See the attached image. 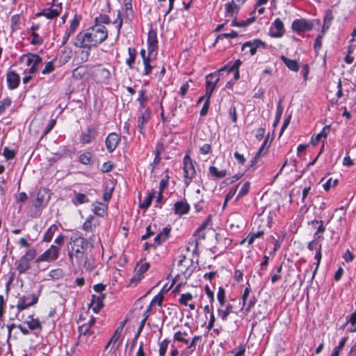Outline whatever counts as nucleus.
I'll return each mask as SVG.
<instances>
[{
    "mask_svg": "<svg viewBox=\"0 0 356 356\" xmlns=\"http://www.w3.org/2000/svg\"><path fill=\"white\" fill-rule=\"evenodd\" d=\"M24 323L26 324L30 330L35 332V333L40 332L42 330V325L38 318H34L33 315H29L24 321Z\"/></svg>",
    "mask_w": 356,
    "mask_h": 356,
    "instance_id": "nucleus-21",
    "label": "nucleus"
},
{
    "mask_svg": "<svg viewBox=\"0 0 356 356\" xmlns=\"http://www.w3.org/2000/svg\"><path fill=\"white\" fill-rule=\"evenodd\" d=\"M49 199V195L45 191H40L37 195V202L35 203V207H39L42 204L47 203Z\"/></svg>",
    "mask_w": 356,
    "mask_h": 356,
    "instance_id": "nucleus-36",
    "label": "nucleus"
},
{
    "mask_svg": "<svg viewBox=\"0 0 356 356\" xmlns=\"http://www.w3.org/2000/svg\"><path fill=\"white\" fill-rule=\"evenodd\" d=\"M315 222L316 223H319L320 225L318 227L317 230L314 234V237L319 238L320 241H322L323 239V237L321 234H322L325 231V227L323 225V222L322 220H321V221L315 220Z\"/></svg>",
    "mask_w": 356,
    "mask_h": 356,
    "instance_id": "nucleus-54",
    "label": "nucleus"
},
{
    "mask_svg": "<svg viewBox=\"0 0 356 356\" xmlns=\"http://www.w3.org/2000/svg\"><path fill=\"white\" fill-rule=\"evenodd\" d=\"M94 75L98 82L105 83L109 79L111 74L108 70L104 67H98L95 70Z\"/></svg>",
    "mask_w": 356,
    "mask_h": 356,
    "instance_id": "nucleus-27",
    "label": "nucleus"
},
{
    "mask_svg": "<svg viewBox=\"0 0 356 356\" xmlns=\"http://www.w3.org/2000/svg\"><path fill=\"white\" fill-rule=\"evenodd\" d=\"M152 113L149 108H146L138 117L137 127L141 134H143L145 127L150 119Z\"/></svg>",
    "mask_w": 356,
    "mask_h": 356,
    "instance_id": "nucleus-20",
    "label": "nucleus"
},
{
    "mask_svg": "<svg viewBox=\"0 0 356 356\" xmlns=\"http://www.w3.org/2000/svg\"><path fill=\"white\" fill-rule=\"evenodd\" d=\"M54 64L53 61L46 63L44 67L42 70V74H49L54 70Z\"/></svg>",
    "mask_w": 356,
    "mask_h": 356,
    "instance_id": "nucleus-56",
    "label": "nucleus"
},
{
    "mask_svg": "<svg viewBox=\"0 0 356 356\" xmlns=\"http://www.w3.org/2000/svg\"><path fill=\"white\" fill-rule=\"evenodd\" d=\"M154 197V193L152 192L145 197L144 200L140 203V206L142 209H147L151 204L153 198Z\"/></svg>",
    "mask_w": 356,
    "mask_h": 356,
    "instance_id": "nucleus-48",
    "label": "nucleus"
},
{
    "mask_svg": "<svg viewBox=\"0 0 356 356\" xmlns=\"http://www.w3.org/2000/svg\"><path fill=\"white\" fill-rule=\"evenodd\" d=\"M257 299L254 296H252L248 301H247L246 306L243 309L245 310L246 312H249L252 308H253L256 304Z\"/></svg>",
    "mask_w": 356,
    "mask_h": 356,
    "instance_id": "nucleus-61",
    "label": "nucleus"
},
{
    "mask_svg": "<svg viewBox=\"0 0 356 356\" xmlns=\"http://www.w3.org/2000/svg\"><path fill=\"white\" fill-rule=\"evenodd\" d=\"M32 39L31 43L33 45H38L42 44V40L41 37L36 33L33 32L31 34Z\"/></svg>",
    "mask_w": 356,
    "mask_h": 356,
    "instance_id": "nucleus-63",
    "label": "nucleus"
},
{
    "mask_svg": "<svg viewBox=\"0 0 356 356\" xmlns=\"http://www.w3.org/2000/svg\"><path fill=\"white\" fill-rule=\"evenodd\" d=\"M147 54L152 58H156L158 54V40L156 33L149 31L147 37Z\"/></svg>",
    "mask_w": 356,
    "mask_h": 356,
    "instance_id": "nucleus-12",
    "label": "nucleus"
},
{
    "mask_svg": "<svg viewBox=\"0 0 356 356\" xmlns=\"http://www.w3.org/2000/svg\"><path fill=\"white\" fill-rule=\"evenodd\" d=\"M96 322V318L91 316L90 320L79 327V338L77 345L86 348L92 343L95 335L92 327Z\"/></svg>",
    "mask_w": 356,
    "mask_h": 356,
    "instance_id": "nucleus-3",
    "label": "nucleus"
},
{
    "mask_svg": "<svg viewBox=\"0 0 356 356\" xmlns=\"http://www.w3.org/2000/svg\"><path fill=\"white\" fill-rule=\"evenodd\" d=\"M97 136V129L94 127H88L86 131L83 132L80 136V143L86 145L92 141Z\"/></svg>",
    "mask_w": 356,
    "mask_h": 356,
    "instance_id": "nucleus-19",
    "label": "nucleus"
},
{
    "mask_svg": "<svg viewBox=\"0 0 356 356\" xmlns=\"http://www.w3.org/2000/svg\"><path fill=\"white\" fill-rule=\"evenodd\" d=\"M37 250L32 248L29 249L25 254L17 260L15 263L16 269L19 274H23L29 270L31 267V261L36 259Z\"/></svg>",
    "mask_w": 356,
    "mask_h": 356,
    "instance_id": "nucleus-6",
    "label": "nucleus"
},
{
    "mask_svg": "<svg viewBox=\"0 0 356 356\" xmlns=\"http://www.w3.org/2000/svg\"><path fill=\"white\" fill-rule=\"evenodd\" d=\"M204 291L207 296L208 297L209 302L211 304L214 302L215 298H214V293L212 291V290L210 289V287L208 285H206L204 286Z\"/></svg>",
    "mask_w": 356,
    "mask_h": 356,
    "instance_id": "nucleus-64",
    "label": "nucleus"
},
{
    "mask_svg": "<svg viewBox=\"0 0 356 356\" xmlns=\"http://www.w3.org/2000/svg\"><path fill=\"white\" fill-rule=\"evenodd\" d=\"M60 247L52 244L42 254L35 259V263L52 262L56 261L59 257Z\"/></svg>",
    "mask_w": 356,
    "mask_h": 356,
    "instance_id": "nucleus-8",
    "label": "nucleus"
},
{
    "mask_svg": "<svg viewBox=\"0 0 356 356\" xmlns=\"http://www.w3.org/2000/svg\"><path fill=\"white\" fill-rule=\"evenodd\" d=\"M337 184V179H332V178H330L325 184H323V187L326 191H328L331 188L336 186Z\"/></svg>",
    "mask_w": 356,
    "mask_h": 356,
    "instance_id": "nucleus-55",
    "label": "nucleus"
},
{
    "mask_svg": "<svg viewBox=\"0 0 356 356\" xmlns=\"http://www.w3.org/2000/svg\"><path fill=\"white\" fill-rule=\"evenodd\" d=\"M164 296L163 291H161L159 293H157L151 300V305L157 304L158 305L161 306L162 304V302L163 300Z\"/></svg>",
    "mask_w": 356,
    "mask_h": 356,
    "instance_id": "nucleus-57",
    "label": "nucleus"
},
{
    "mask_svg": "<svg viewBox=\"0 0 356 356\" xmlns=\"http://www.w3.org/2000/svg\"><path fill=\"white\" fill-rule=\"evenodd\" d=\"M169 340L167 339H163L161 341L159 344V356H164L166 353L168 345H169Z\"/></svg>",
    "mask_w": 356,
    "mask_h": 356,
    "instance_id": "nucleus-51",
    "label": "nucleus"
},
{
    "mask_svg": "<svg viewBox=\"0 0 356 356\" xmlns=\"http://www.w3.org/2000/svg\"><path fill=\"white\" fill-rule=\"evenodd\" d=\"M71 250L68 253L72 264L81 266L86 262V250L87 243L86 240L78 234L73 235L70 238Z\"/></svg>",
    "mask_w": 356,
    "mask_h": 356,
    "instance_id": "nucleus-2",
    "label": "nucleus"
},
{
    "mask_svg": "<svg viewBox=\"0 0 356 356\" xmlns=\"http://www.w3.org/2000/svg\"><path fill=\"white\" fill-rule=\"evenodd\" d=\"M122 329H123V325H122L116 329V330L115 331L112 337L111 338L109 341L107 343L105 348H108V347L111 345H112L113 348H116L118 346V345L120 344V335H121Z\"/></svg>",
    "mask_w": 356,
    "mask_h": 356,
    "instance_id": "nucleus-28",
    "label": "nucleus"
},
{
    "mask_svg": "<svg viewBox=\"0 0 356 356\" xmlns=\"http://www.w3.org/2000/svg\"><path fill=\"white\" fill-rule=\"evenodd\" d=\"M245 352V348L244 346H239L238 348L232 350L231 354L232 356H242Z\"/></svg>",
    "mask_w": 356,
    "mask_h": 356,
    "instance_id": "nucleus-62",
    "label": "nucleus"
},
{
    "mask_svg": "<svg viewBox=\"0 0 356 356\" xmlns=\"http://www.w3.org/2000/svg\"><path fill=\"white\" fill-rule=\"evenodd\" d=\"M6 81L8 83V88L10 90H14L17 88L20 83V76L15 71H10L6 74Z\"/></svg>",
    "mask_w": 356,
    "mask_h": 356,
    "instance_id": "nucleus-24",
    "label": "nucleus"
},
{
    "mask_svg": "<svg viewBox=\"0 0 356 356\" xmlns=\"http://www.w3.org/2000/svg\"><path fill=\"white\" fill-rule=\"evenodd\" d=\"M21 17L19 15H14L10 19V29L11 32L13 33L19 29Z\"/></svg>",
    "mask_w": 356,
    "mask_h": 356,
    "instance_id": "nucleus-40",
    "label": "nucleus"
},
{
    "mask_svg": "<svg viewBox=\"0 0 356 356\" xmlns=\"http://www.w3.org/2000/svg\"><path fill=\"white\" fill-rule=\"evenodd\" d=\"M169 179L170 177L168 175V170H166L160 181L159 191H164V190L168 188L169 184Z\"/></svg>",
    "mask_w": 356,
    "mask_h": 356,
    "instance_id": "nucleus-41",
    "label": "nucleus"
},
{
    "mask_svg": "<svg viewBox=\"0 0 356 356\" xmlns=\"http://www.w3.org/2000/svg\"><path fill=\"white\" fill-rule=\"evenodd\" d=\"M250 189V183L248 181L244 183L240 188L238 193L236 195L235 202L238 201L243 196L245 195Z\"/></svg>",
    "mask_w": 356,
    "mask_h": 356,
    "instance_id": "nucleus-49",
    "label": "nucleus"
},
{
    "mask_svg": "<svg viewBox=\"0 0 356 356\" xmlns=\"http://www.w3.org/2000/svg\"><path fill=\"white\" fill-rule=\"evenodd\" d=\"M319 240H320L319 238H315L313 241H310L307 245V248L309 250H315L316 251V253L314 255V259L316 260V262L315 264L316 268L312 273L311 280H312L314 278V277L316 274V272L318 269L319 265L321 264L322 254H321V243L319 241Z\"/></svg>",
    "mask_w": 356,
    "mask_h": 356,
    "instance_id": "nucleus-10",
    "label": "nucleus"
},
{
    "mask_svg": "<svg viewBox=\"0 0 356 356\" xmlns=\"http://www.w3.org/2000/svg\"><path fill=\"white\" fill-rule=\"evenodd\" d=\"M92 159V153L90 152H85L81 154L79 156V161L83 165L90 164Z\"/></svg>",
    "mask_w": 356,
    "mask_h": 356,
    "instance_id": "nucleus-45",
    "label": "nucleus"
},
{
    "mask_svg": "<svg viewBox=\"0 0 356 356\" xmlns=\"http://www.w3.org/2000/svg\"><path fill=\"white\" fill-rule=\"evenodd\" d=\"M118 19L115 22H113V25H115V29H116V38H118L120 35V29L122 24V19L120 17V13L118 12Z\"/></svg>",
    "mask_w": 356,
    "mask_h": 356,
    "instance_id": "nucleus-58",
    "label": "nucleus"
},
{
    "mask_svg": "<svg viewBox=\"0 0 356 356\" xmlns=\"http://www.w3.org/2000/svg\"><path fill=\"white\" fill-rule=\"evenodd\" d=\"M175 341L188 344L189 343V335L186 330H179L174 334Z\"/></svg>",
    "mask_w": 356,
    "mask_h": 356,
    "instance_id": "nucleus-31",
    "label": "nucleus"
},
{
    "mask_svg": "<svg viewBox=\"0 0 356 356\" xmlns=\"http://www.w3.org/2000/svg\"><path fill=\"white\" fill-rule=\"evenodd\" d=\"M242 62L241 60L237 59L234 61V64L232 66H224L222 67L219 72L227 71L228 72H234V70H238L239 67L241 65Z\"/></svg>",
    "mask_w": 356,
    "mask_h": 356,
    "instance_id": "nucleus-46",
    "label": "nucleus"
},
{
    "mask_svg": "<svg viewBox=\"0 0 356 356\" xmlns=\"http://www.w3.org/2000/svg\"><path fill=\"white\" fill-rule=\"evenodd\" d=\"M57 229L58 227L56 225H51L43 236V241L50 242L52 240V238Z\"/></svg>",
    "mask_w": 356,
    "mask_h": 356,
    "instance_id": "nucleus-38",
    "label": "nucleus"
},
{
    "mask_svg": "<svg viewBox=\"0 0 356 356\" xmlns=\"http://www.w3.org/2000/svg\"><path fill=\"white\" fill-rule=\"evenodd\" d=\"M104 295L99 293L97 295H92L90 302L89 304V308L93 311L94 313H98L100 309L103 307V301L104 299Z\"/></svg>",
    "mask_w": 356,
    "mask_h": 356,
    "instance_id": "nucleus-18",
    "label": "nucleus"
},
{
    "mask_svg": "<svg viewBox=\"0 0 356 356\" xmlns=\"http://www.w3.org/2000/svg\"><path fill=\"white\" fill-rule=\"evenodd\" d=\"M62 11V6L56 5V8H49L43 9L38 15L39 16H44L47 19H52L59 16Z\"/></svg>",
    "mask_w": 356,
    "mask_h": 356,
    "instance_id": "nucleus-22",
    "label": "nucleus"
},
{
    "mask_svg": "<svg viewBox=\"0 0 356 356\" xmlns=\"http://www.w3.org/2000/svg\"><path fill=\"white\" fill-rule=\"evenodd\" d=\"M120 136L116 133H110L105 140V144L108 152H113L120 141Z\"/></svg>",
    "mask_w": 356,
    "mask_h": 356,
    "instance_id": "nucleus-17",
    "label": "nucleus"
},
{
    "mask_svg": "<svg viewBox=\"0 0 356 356\" xmlns=\"http://www.w3.org/2000/svg\"><path fill=\"white\" fill-rule=\"evenodd\" d=\"M81 20V17L75 15L74 18L70 22V26L67 29L66 31L70 34H73L79 27Z\"/></svg>",
    "mask_w": 356,
    "mask_h": 356,
    "instance_id": "nucleus-35",
    "label": "nucleus"
},
{
    "mask_svg": "<svg viewBox=\"0 0 356 356\" xmlns=\"http://www.w3.org/2000/svg\"><path fill=\"white\" fill-rule=\"evenodd\" d=\"M74 195L75 197L72 202L75 205L81 204L89 201L86 195L83 193H75Z\"/></svg>",
    "mask_w": 356,
    "mask_h": 356,
    "instance_id": "nucleus-43",
    "label": "nucleus"
},
{
    "mask_svg": "<svg viewBox=\"0 0 356 356\" xmlns=\"http://www.w3.org/2000/svg\"><path fill=\"white\" fill-rule=\"evenodd\" d=\"M156 58H148L146 60H143V63L144 65V75L147 76L151 74L152 70L153 69V66L151 65V62H152Z\"/></svg>",
    "mask_w": 356,
    "mask_h": 356,
    "instance_id": "nucleus-42",
    "label": "nucleus"
},
{
    "mask_svg": "<svg viewBox=\"0 0 356 356\" xmlns=\"http://www.w3.org/2000/svg\"><path fill=\"white\" fill-rule=\"evenodd\" d=\"M19 61L20 63H25L28 67L24 71V74H36L39 66L42 62V58L38 54L28 53L20 56Z\"/></svg>",
    "mask_w": 356,
    "mask_h": 356,
    "instance_id": "nucleus-5",
    "label": "nucleus"
},
{
    "mask_svg": "<svg viewBox=\"0 0 356 356\" xmlns=\"http://www.w3.org/2000/svg\"><path fill=\"white\" fill-rule=\"evenodd\" d=\"M108 38V29L102 24H96L85 31L79 32L72 40L74 47L83 49L81 60L86 62L92 48L97 47Z\"/></svg>",
    "mask_w": 356,
    "mask_h": 356,
    "instance_id": "nucleus-1",
    "label": "nucleus"
},
{
    "mask_svg": "<svg viewBox=\"0 0 356 356\" xmlns=\"http://www.w3.org/2000/svg\"><path fill=\"white\" fill-rule=\"evenodd\" d=\"M329 129L328 127H325L322 131L315 136V138H312V143L314 145H316L322 139L325 140L327 138Z\"/></svg>",
    "mask_w": 356,
    "mask_h": 356,
    "instance_id": "nucleus-39",
    "label": "nucleus"
},
{
    "mask_svg": "<svg viewBox=\"0 0 356 356\" xmlns=\"http://www.w3.org/2000/svg\"><path fill=\"white\" fill-rule=\"evenodd\" d=\"M219 75L218 73H211L206 76V97L211 98V95L216 89V85L219 81Z\"/></svg>",
    "mask_w": 356,
    "mask_h": 356,
    "instance_id": "nucleus-16",
    "label": "nucleus"
},
{
    "mask_svg": "<svg viewBox=\"0 0 356 356\" xmlns=\"http://www.w3.org/2000/svg\"><path fill=\"white\" fill-rule=\"evenodd\" d=\"M99 222L95 216L90 215L88 217L83 225V229L86 232H93L98 225Z\"/></svg>",
    "mask_w": 356,
    "mask_h": 356,
    "instance_id": "nucleus-30",
    "label": "nucleus"
},
{
    "mask_svg": "<svg viewBox=\"0 0 356 356\" xmlns=\"http://www.w3.org/2000/svg\"><path fill=\"white\" fill-rule=\"evenodd\" d=\"M209 173L213 177L221 179L226 176L227 171L226 170H218L216 167L211 166L209 168Z\"/></svg>",
    "mask_w": 356,
    "mask_h": 356,
    "instance_id": "nucleus-37",
    "label": "nucleus"
},
{
    "mask_svg": "<svg viewBox=\"0 0 356 356\" xmlns=\"http://www.w3.org/2000/svg\"><path fill=\"white\" fill-rule=\"evenodd\" d=\"M170 232L171 228L170 227H165L163 228L162 231L155 236L154 246L156 247L165 242L169 238Z\"/></svg>",
    "mask_w": 356,
    "mask_h": 356,
    "instance_id": "nucleus-25",
    "label": "nucleus"
},
{
    "mask_svg": "<svg viewBox=\"0 0 356 356\" xmlns=\"http://www.w3.org/2000/svg\"><path fill=\"white\" fill-rule=\"evenodd\" d=\"M196 162L193 161L191 156L186 154L183 159L184 182L186 186H188L192 182L193 179L196 175L195 165Z\"/></svg>",
    "mask_w": 356,
    "mask_h": 356,
    "instance_id": "nucleus-7",
    "label": "nucleus"
},
{
    "mask_svg": "<svg viewBox=\"0 0 356 356\" xmlns=\"http://www.w3.org/2000/svg\"><path fill=\"white\" fill-rule=\"evenodd\" d=\"M250 292H251L250 284L249 283H248L247 286L245 288L244 291H243V293L242 294V296H241V300H242V308H241V309L242 310L246 306L247 301H248V298L250 297Z\"/></svg>",
    "mask_w": 356,
    "mask_h": 356,
    "instance_id": "nucleus-44",
    "label": "nucleus"
},
{
    "mask_svg": "<svg viewBox=\"0 0 356 356\" xmlns=\"http://www.w3.org/2000/svg\"><path fill=\"white\" fill-rule=\"evenodd\" d=\"M178 302L180 305L184 306H188L190 310H194L195 309V305L193 302V296L190 293H182Z\"/></svg>",
    "mask_w": 356,
    "mask_h": 356,
    "instance_id": "nucleus-26",
    "label": "nucleus"
},
{
    "mask_svg": "<svg viewBox=\"0 0 356 356\" xmlns=\"http://www.w3.org/2000/svg\"><path fill=\"white\" fill-rule=\"evenodd\" d=\"M268 34L273 38H280L285 34L284 25L281 19L276 18L271 23Z\"/></svg>",
    "mask_w": 356,
    "mask_h": 356,
    "instance_id": "nucleus-13",
    "label": "nucleus"
},
{
    "mask_svg": "<svg viewBox=\"0 0 356 356\" xmlns=\"http://www.w3.org/2000/svg\"><path fill=\"white\" fill-rule=\"evenodd\" d=\"M266 143L267 141H264V143H263L262 146L261 147L257 154L252 159V160L250 161V167L254 166L257 163L258 159L259 158L260 154H261L263 149L264 146L266 145Z\"/></svg>",
    "mask_w": 356,
    "mask_h": 356,
    "instance_id": "nucleus-59",
    "label": "nucleus"
},
{
    "mask_svg": "<svg viewBox=\"0 0 356 356\" xmlns=\"http://www.w3.org/2000/svg\"><path fill=\"white\" fill-rule=\"evenodd\" d=\"M238 33L236 32L235 31H232L230 33H224L219 34L215 40V44L216 42H218L220 40L222 39L223 38H236L238 37Z\"/></svg>",
    "mask_w": 356,
    "mask_h": 356,
    "instance_id": "nucleus-52",
    "label": "nucleus"
},
{
    "mask_svg": "<svg viewBox=\"0 0 356 356\" xmlns=\"http://www.w3.org/2000/svg\"><path fill=\"white\" fill-rule=\"evenodd\" d=\"M264 232L263 231H259L256 233L254 232H250L248 234V235L246 236L245 238H244L241 242V244H243L245 242H248V244L249 245H252L254 240L256 238H260L263 235H264Z\"/></svg>",
    "mask_w": 356,
    "mask_h": 356,
    "instance_id": "nucleus-33",
    "label": "nucleus"
},
{
    "mask_svg": "<svg viewBox=\"0 0 356 356\" xmlns=\"http://www.w3.org/2000/svg\"><path fill=\"white\" fill-rule=\"evenodd\" d=\"M282 267L280 266L277 268V270L275 273H272L271 275V282L273 284L275 283L281 278L280 273L282 271Z\"/></svg>",
    "mask_w": 356,
    "mask_h": 356,
    "instance_id": "nucleus-60",
    "label": "nucleus"
},
{
    "mask_svg": "<svg viewBox=\"0 0 356 356\" xmlns=\"http://www.w3.org/2000/svg\"><path fill=\"white\" fill-rule=\"evenodd\" d=\"M260 48H265V43L259 39H254L243 43L241 50L245 53L248 52L250 56H254Z\"/></svg>",
    "mask_w": 356,
    "mask_h": 356,
    "instance_id": "nucleus-14",
    "label": "nucleus"
},
{
    "mask_svg": "<svg viewBox=\"0 0 356 356\" xmlns=\"http://www.w3.org/2000/svg\"><path fill=\"white\" fill-rule=\"evenodd\" d=\"M280 59L282 62L286 65V66L293 72H298L299 70V64L296 60H291L286 57L285 56L282 55L280 56Z\"/></svg>",
    "mask_w": 356,
    "mask_h": 356,
    "instance_id": "nucleus-32",
    "label": "nucleus"
},
{
    "mask_svg": "<svg viewBox=\"0 0 356 356\" xmlns=\"http://www.w3.org/2000/svg\"><path fill=\"white\" fill-rule=\"evenodd\" d=\"M129 58L126 60V64L129 67V68L133 67V63L136 60V53L135 50L129 47L128 49Z\"/></svg>",
    "mask_w": 356,
    "mask_h": 356,
    "instance_id": "nucleus-53",
    "label": "nucleus"
},
{
    "mask_svg": "<svg viewBox=\"0 0 356 356\" xmlns=\"http://www.w3.org/2000/svg\"><path fill=\"white\" fill-rule=\"evenodd\" d=\"M12 100L9 97H6L0 101V115L5 113V111L11 106Z\"/></svg>",
    "mask_w": 356,
    "mask_h": 356,
    "instance_id": "nucleus-47",
    "label": "nucleus"
},
{
    "mask_svg": "<svg viewBox=\"0 0 356 356\" xmlns=\"http://www.w3.org/2000/svg\"><path fill=\"white\" fill-rule=\"evenodd\" d=\"M149 264L146 261L140 260L138 262L135 269V274L131 279V282L138 283L144 277V274L149 270Z\"/></svg>",
    "mask_w": 356,
    "mask_h": 356,
    "instance_id": "nucleus-15",
    "label": "nucleus"
},
{
    "mask_svg": "<svg viewBox=\"0 0 356 356\" xmlns=\"http://www.w3.org/2000/svg\"><path fill=\"white\" fill-rule=\"evenodd\" d=\"M282 111H283V108L281 106V101H280L277 105L275 118V120L273 124V127H276L277 126V124H279L280 120L281 119L282 114Z\"/></svg>",
    "mask_w": 356,
    "mask_h": 356,
    "instance_id": "nucleus-50",
    "label": "nucleus"
},
{
    "mask_svg": "<svg viewBox=\"0 0 356 356\" xmlns=\"http://www.w3.org/2000/svg\"><path fill=\"white\" fill-rule=\"evenodd\" d=\"M313 28V21L305 18L296 19L293 21L291 24L292 30L298 33L309 31L312 30Z\"/></svg>",
    "mask_w": 356,
    "mask_h": 356,
    "instance_id": "nucleus-11",
    "label": "nucleus"
},
{
    "mask_svg": "<svg viewBox=\"0 0 356 356\" xmlns=\"http://www.w3.org/2000/svg\"><path fill=\"white\" fill-rule=\"evenodd\" d=\"M38 300V296L33 293H26L18 298L16 308L19 312L35 305Z\"/></svg>",
    "mask_w": 356,
    "mask_h": 356,
    "instance_id": "nucleus-9",
    "label": "nucleus"
},
{
    "mask_svg": "<svg viewBox=\"0 0 356 356\" xmlns=\"http://www.w3.org/2000/svg\"><path fill=\"white\" fill-rule=\"evenodd\" d=\"M238 7L235 4L234 1L225 4L226 15L229 17H234L238 11Z\"/></svg>",
    "mask_w": 356,
    "mask_h": 356,
    "instance_id": "nucleus-34",
    "label": "nucleus"
},
{
    "mask_svg": "<svg viewBox=\"0 0 356 356\" xmlns=\"http://www.w3.org/2000/svg\"><path fill=\"white\" fill-rule=\"evenodd\" d=\"M190 204L184 199L177 201L174 206L175 213L180 216L187 214L190 211Z\"/></svg>",
    "mask_w": 356,
    "mask_h": 356,
    "instance_id": "nucleus-23",
    "label": "nucleus"
},
{
    "mask_svg": "<svg viewBox=\"0 0 356 356\" xmlns=\"http://www.w3.org/2000/svg\"><path fill=\"white\" fill-rule=\"evenodd\" d=\"M92 210L95 215L103 217L107 212L108 205L96 202L92 204Z\"/></svg>",
    "mask_w": 356,
    "mask_h": 356,
    "instance_id": "nucleus-29",
    "label": "nucleus"
},
{
    "mask_svg": "<svg viewBox=\"0 0 356 356\" xmlns=\"http://www.w3.org/2000/svg\"><path fill=\"white\" fill-rule=\"evenodd\" d=\"M217 300L219 304L217 309L218 316L222 321H226L228 316L232 312V306L229 303L227 304L226 292L222 286L218 289Z\"/></svg>",
    "mask_w": 356,
    "mask_h": 356,
    "instance_id": "nucleus-4",
    "label": "nucleus"
}]
</instances>
